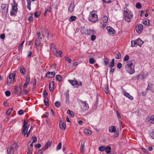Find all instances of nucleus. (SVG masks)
Returning a JSON list of instances; mask_svg holds the SVG:
<instances>
[{
	"label": "nucleus",
	"instance_id": "f257e3e1",
	"mask_svg": "<svg viewBox=\"0 0 154 154\" xmlns=\"http://www.w3.org/2000/svg\"><path fill=\"white\" fill-rule=\"evenodd\" d=\"M134 62L133 60L128 61L125 65L126 70L130 74H132L135 72L134 69V65L133 64Z\"/></svg>",
	"mask_w": 154,
	"mask_h": 154
},
{
	"label": "nucleus",
	"instance_id": "f03ea898",
	"mask_svg": "<svg viewBox=\"0 0 154 154\" xmlns=\"http://www.w3.org/2000/svg\"><path fill=\"white\" fill-rule=\"evenodd\" d=\"M98 20V16L97 14V11L93 10L90 11L88 20L92 22H95Z\"/></svg>",
	"mask_w": 154,
	"mask_h": 154
},
{
	"label": "nucleus",
	"instance_id": "7ed1b4c3",
	"mask_svg": "<svg viewBox=\"0 0 154 154\" xmlns=\"http://www.w3.org/2000/svg\"><path fill=\"white\" fill-rule=\"evenodd\" d=\"M13 2L14 3L12 4V8L10 12V14L11 16L16 15L17 12V4L14 1Z\"/></svg>",
	"mask_w": 154,
	"mask_h": 154
},
{
	"label": "nucleus",
	"instance_id": "20e7f679",
	"mask_svg": "<svg viewBox=\"0 0 154 154\" xmlns=\"http://www.w3.org/2000/svg\"><path fill=\"white\" fill-rule=\"evenodd\" d=\"M79 101L81 103V109L82 110L84 111L88 110L89 108V106L87 101H83L81 100H79Z\"/></svg>",
	"mask_w": 154,
	"mask_h": 154
},
{
	"label": "nucleus",
	"instance_id": "39448f33",
	"mask_svg": "<svg viewBox=\"0 0 154 154\" xmlns=\"http://www.w3.org/2000/svg\"><path fill=\"white\" fill-rule=\"evenodd\" d=\"M68 81L72 85L75 86L74 87L76 88H78L79 85L82 86V85L81 82L80 81L79 83L75 79L73 80H69Z\"/></svg>",
	"mask_w": 154,
	"mask_h": 154
},
{
	"label": "nucleus",
	"instance_id": "423d86ee",
	"mask_svg": "<svg viewBox=\"0 0 154 154\" xmlns=\"http://www.w3.org/2000/svg\"><path fill=\"white\" fill-rule=\"evenodd\" d=\"M133 17V15L132 13L130 12L128 15H124L123 19L126 21L129 22L131 21V19Z\"/></svg>",
	"mask_w": 154,
	"mask_h": 154
},
{
	"label": "nucleus",
	"instance_id": "0eeeda50",
	"mask_svg": "<svg viewBox=\"0 0 154 154\" xmlns=\"http://www.w3.org/2000/svg\"><path fill=\"white\" fill-rule=\"evenodd\" d=\"M8 8V4H2L1 6V9L2 11L3 14H6L7 13Z\"/></svg>",
	"mask_w": 154,
	"mask_h": 154
},
{
	"label": "nucleus",
	"instance_id": "6e6552de",
	"mask_svg": "<svg viewBox=\"0 0 154 154\" xmlns=\"http://www.w3.org/2000/svg\"><path fill=\"white\" fill-rule=\"evenodd\" d=\"M59 127L60 129L64 130L66 128V125L64 123L62 119H60L59 122Z\"/></svg>",
	"mask_w": 154,
	"mask_h": 154
},
{
	"label": "nucleus",
	"instance_id": "1a4fd4ad",
	"mask_svg": "<svg viewBox=\"0 0 154 154\" xmlns=\"http://www.w3.org/2000/svg\"><path fill=\"white\" fill-rule=\"evenodd\" d=\"M106 29L110 35H112L115 34L116 31L113 28L110 26H108L106 27Z\"/></svg>",
	"mask_w": 154,
	"mask_h": 154
},
{
	"label": "nucleus",
	"instance_id": "9d476101",
	"mask_svg": "<svg viewBox=\"0 0 154 154\" xmlns=\"http://www.w3.org/2000/svg\"><path fill=\"white\" fill-rule=\"evenodd\" d=\"M122 88L123 91V94L126 97H128V99L131 100H133V97L131 96L130 94L128 92L125 91V90L122 87Z\"/></svg>",
	"mask_w": 154,
	"mask_h": 154
},
{
	"label": "nucleus",
	"instance_id": "9b49d317",
	"mask_svg": "<svg viewBox=\"0 0 154 154\" xmlns=\"http://www.w3.org/2000/svg\"><path fill=\"white\" fill-rule=\"evenodd\" d=\"M27 127L23 126V130H22V134H24L25 136L26 134H27V137H28L30 133V131L28 132V129H27Z\"/></svg>",
	"mask_w": 154,
	"mask_h": 154
},
{
	"label": "nucleus",
	"instance_id": "f8f14e48",
	"mask_svg": "<svg viewBox=\"0 0 154 154\" xmlns=\"http://www.w3.org/2000/svg\"><path fill=\"white\" fill-rule=\"evenodd\" d=\"M52 144V141H48L45 145V146L42 148L43 151H44L47 149L48 148L50 147Z\"/></svg>",
	"mask_w": 154,
	"mask_h": 154
},
{
	"label": "nucleus",
	"instance_id": "ddd939ff",
	"mask_svg": "<svg viewBox=\"0 0 154 154\" xmlns=\"http://www.w3.org/2000/svg\"><path fill=\"white\" fill-rule=\"evenodd\" d=\"M53 52L54 54L56 55L57 56H59H59L60 57H61V54H62V51H58L56 48H54L52 49Z\"/></svg>",
	"mask_w": 154,
	"mask_h": 154
},
{
	"label": "nucleus",
	"instance_id": "4468645a",
	"mask_svg": "<svg viewBox=\"0 0 154 154\" xmlns=\"http://www.w3.org/2000/svg\"><path fill=\"white\" fill-rule=\"evenodd\" d=\"M55 74V72L54 71L52 72H48L46 75V76L47 77L49 78H52L53 77Z\"/></svg>",
	"mask_w": 154,
	"mask_h": 154
},
{
	"label": "nucleus",
	"instance_id": "2eb2a0df",
	"mask_svg": "<svg viewBox=\"0 0 154 154\" xmlns=\"http://www.w3.org/2000/svg\"><path fill=\"white\" fill-rule=\"evenodd\" d=\"M74 7V1H72L71 3L70 6L69 7L68 11L70 13H72L73 11Z\"/></svg>",
	"mask_w": 154,
	"mask_h": 154
},
{
	"label": "nucleus",
	"instance_id": "dca6fc26",
	"mask_svg": "<svg viewBox=\"0 0 154 154\" xmlns=\"http://www.w3.org/2000/svg\"><path fill=\"white\" fill-rule=\"evenodd\" d=\"M15 93L17 94L18 96H21L22 95V91L21 88H18V86H16L15 88Z\"/></svg>",
	"mask_w": 154,
	"mask_h": 154
},
{
	"label": "nucleus",
	"instance_id": "f3484780",
	"mask_svg": "<svg viewBox=\"0 0 154 154\" xmlns=\"http://www.w3.org/2000/svg\"><path fill=\"white\" fill-rule=\"evenodd\" d=\"M143 26L141 24L138 25L136 27V31L137 32L140 33L143 30Z\"/></svg>",
	"mask_w": 154,
	"mask_h": 154
},
{
	"label": "nucleus",
	"instance_id": "a211bd4d",
	"mask_svg": "<svg viewBox=\"0 0 154 154\" xmlns=\"http://www.w3.org/2000/svg\"><path fill=\"white\" fill-rule=\"evenodd\" d=\"M54 81H51L49 85V88L51 91H53L54 90Z\"/></svg>",
	"mask_w": 154,
	"mask_h": 154
},
{
	"label": "nucleus",
	"instance_id": "6ab92c4d",
	"mask_svg": "<svg viewBox=\"0 0 154 154\" xmlns=\"http://www.w3.org/2000/svg\"><path fill=\"white\" fill-rule=\"evenodd\" d=\"M51 11V6H48L47 8L45 9V12L44 13V15L45 16L47 15L48 12H50Z\"/></svg>",
	"mask_w": 154,
	"mask_h": 154
},
{
	"label": "nucleus",
	"instance_id": "aec40b11",
	"mask_svg": "<svg viewBox=\"0 0 154 154\" xmlns=\"http://www.w3.org/2000/svg\"><path fill=\"white\" fill-rule=\"evenodd\" d=\"M7 152L8 154H14V152L12 147L11 146L8 147L7 150Z\"/></svg>",
	"mask_w": 154,
	"mask_h": 154
},
{
	"label": "nucleus",
	"instance_id": "412c9836",
	"mask_svg": "<svg viewBox=\"0 0 154 154\" xmlns=\"http://www.w3.org/2000/svg\"><path fill=\"white\" fill-rule=\"evenodd\" d=\"M116 131V128L115 126L109 127V131L110 132H115Z\"/></svg>",
	"mask_w": 154,
	"mask_h": 154
},
{
	"label": "nucleus",
	"instance_id": "4be33fe9",
	"mask_svg": "<svg viewBox=\"0 0 154 154\" xmlns=\"http://www.w3.org/2000/svg\"><path fill=\"white\" fill-rule=\"evenodd\" d=\"M87 32L86 34L88 35H93L95 33V31L94 29L92 30L90 29H88L87 30Z\"/></svg>",
	"mask_w": 154,
	"mask_h": 154
},
{
	"label": "nucleus",
	"instance_id": "5701e85b",
	"mask_svg": "<svg viewBox=\"0 0 154 154\" xmlns=\"http://www.w3.org/2000/svg\"><path fill=\"white\" fill-rule=\"evenodd\" d=\"M65 101L66 103H68L69 102V94L68 92H66L65 94Z\"/></svg>",
	"mask_w": 154,
	"mask_h": 154
},
{
	"label": "nucleus",
	"instance_id": "b1692460",
	"mask_svg": "<svg viewBox=\"0 0 154 154\" xmlns=\"http://www.w3.org/2000/svg\"><path fill=\"white\" fill-rule=\"evenodd\" d=\"M137 42V45L140 46L143 43V42L142 41L140 38H138L137 40H136Z\"/></svg>",
	"mask_w": 154,
	"mask_h": 154
},
{
	"label": "nucleus",
	"instance_id": "393cba45",
	"mask_svg": "<svg viewBox=\"0 0 154 154\" xmlns=\"http://www.w3.org/2000/svg\"><path fill=\"white\" fill-rule=\"evenodd\" d=\"M37 141V138L35 136H33L32 137L29 143H30L31 142H32V143H35Z\"/></svg>",
	"mask_w": 154,
	"mask_h": 154
},
{
	"label": "nucleus",
	"instance_id": "a878e982",
	"mask_svg": "<svg viewBox=\"0 0 154 154\" xmlns=\"http://www.w3.org/2000/svg\"><path fill=\"white\" fill-rule=\"evenodd\" d=\"M20 71L21 73L23 75L25 74L26 73L25 69L23 66H20Z\"/></svg>",
	"mask_w": 154,
	"mask_h": 154
},
{
	"label": "nucleus",
	"instance_id": "bb28decb",
	"mask_svg": "<svg viewBox=\"0 0 154 154\" xmlns=\"http://www.w3.org/2000/svg\"><path fill=\"white\" fill-rule=\"evenodd\" d=\"M42 39V38L41 37L40 39L38 38H36L35 39V44L36 46H38L40 45L41 42H40V40Z\"/></svg>",
	"mask_w": 154,
	"mask_h": 154
},
{
	"label": "nucleus",
	"instance_id": "cd10ccee",
	"mask_svg": "<svg viewBox=\"0 0 154 154\" xmlns=\"http://www.w3.org/2000/svg\"><path fill=\"white\" fill-rule=\"evenodd\" d=\"M84 132L85 134L88 135H91L92 133L91 131L90 130L87 129H85Z\"/></svg>",
	"mask_w": 154,
	"mask_h": 154
},
{
	"label": "nucleus",
	"instance_id": "c85d7f7f",
	"mask_svg": "<svg viewBox=\"0 0 154 154\" xmlns=\"http://www.w3.org/2000/svg\"><path fill=\"white\" fill-rule=\"evenodd\" d=\"M27 1V7L29 10H31L30 5H31V0H26Z\"/></svg>",
	"mask_w": 154,
	"mask_h": 154
},
{
	"label": "nucleus",
	"instance_id": "c756f323",
	"mask_svg": "<svg viewBox=\"0 0 154 154\" xmlns=\"http://www.w3.org/2000/svg\"><path fill=\"white\" fill-rule=\"evenodd\" d=\"M44 102L45 105L47 106H49L48 99V98H45Z\"/></svg>",
	"mask_w": 154,
	"mask_h": 154
},
{
	"label": "nucleus",
	"instance_id": "7c9ffc66",
	"mask_svg": "<svg viewBox=\"0 0 154 154\" xmlns=\"http://www.w3.org/2000/svg\"><path fill=\"white\" fill-rule=\"evenodd\" d=\"M84 142H82L81 143V145L80 148V151L82 152H85L84 149Z\"/></svg>",
	"mask_w": 154,
	"mask_h": 154
},
{
	"label": "nucleus",
	"instance_id": "2f4dec72",
	"mask_svg": "<svg viewBox=\"0 0 154 154\" xmlns=\"http://www.w3.org/2000/svg\"><path fill=\"white\" fill-rule=\"evenodd\" d=\"M102 20L103 23H106L108 20V18L106 16H104L102 18Z\"/></svg>",
	"mask_w": 154,
	"mask_h": 154
},
{
	"label": "nucleus",
	"instance_id": "473e14b6",
	"mask_svg": "<svg viewBox=\"0 0 154 154\" xmlns=\"http://www.w3.org/2000/svg\"><path fill=\"white\" fill-rule=\"evenodd\" d=\"M121 54L119 52H118L116 53L115 55V57L117 59H120L121 57Z\"/></svg>",
	"mask_w": 154,
	"mask_h": 154
},
{
	"label": "nucleus",
	"instance_id": "72a5a7b5",
	"mask_svg": "<svg viewBox=\"0 0 154 154\" xmlns=\"http://www.w3.org/2000/svg\"><path fill=\"white\" fill-rule=\"evenodd\" d=\"M76 17L75 16H71L69 19V21H73L75 20L76 19Z\"/></svg>",
	"mask_w": 154,
	"mask_h": 154
},
{
	"label": "nucleus",
	"instance_id": "f704fd0d",
	"mask_svg": "<svg viewBox=\"0 0 154 154\" xmlns=\"http://www.w3.org/2000/svg\"><path fill=\"white\" fill-rule=\"evenodd\" d=\"M149 121L152 124H154V115H152L149 118Z\"/></svg>",
	"mask_w": 154,
	"mask_h": 154
},
{
	"label": "nucleus",
	"instance_id": "c9c22d12",
	"mask_svg": "<svg viewBox=\"0 0 154 154\" xmlns=\"http://www.w3.org/2000/svg\"><path fill=\"white\" fill-rule=\"evenodd\" d=\"M105 151L106 153H109L111 150V149L109 146H107L105 148Z\"/></svg>",
	"mask_w": 154,
	"mask_h": 154
},
{
	"label": "nucleus",
	"instance_id": "e433bc0d",
	"mask_svg": "<svg viewBox=\"0 0 154 154\" xmlns=\"http://www.w3.org/2000/svg\"><path fill=\"white\" fill-rule=\"evenodd\" d=\"M8 78L11 79H12L13 78V80H15V75H14L13 73H11L9 75V77Z\"/></svg>",
	"mask_w": 154,
	"mask_h": 154
},
{
	"label": "nucleus",
	"instance_id": "4c0bfd02",
	"mask_svg": "<svg viewBox=\"0 0 154 154\" xmlns=\"http://www.w3.org/2000/svg\"><path fill=\"white\" fill-rule=\"evenodd\" d=\"M143 23L145 25L149 26V20L148 19H146L144 21Z\"/></svg>",
	"mask_w": 154,
	"mask_h": 154
},
{
	"label": "nucleus",
	"instance_id": "58836bf2",
	"mask_svg": "<svg viewBox=\"0 0 154 154\" xmlns=\"http://www.w3.org/2000/svg\"><path fill=\"white\" fill-rule=\"evenodd\" d=\"M56 79L58 81H60L62 80V77L60 75H56Z\"/></svg>",
	"mask_w": 154,
	"mask_h": 154
},
{
	"label": "nucleus",
	"instance_id": "ea45409f",
	"mask_svg": "<svg viewBox=\"0 0 154 154\" xmlns=\"http://www.w3.org/2000/svg\"><path fill=\"white\" fill-rule=\"evenodd\" d=\"M136 41H131V46L132 47H134L137 45Z\"/></svg>",
	"mask_w": 154,
	"mask_h": 154
},
{
	"label": "nucleus",
	"instance_id": "a19ab883",
	"mask_svg": "<svg viewBox=\"0 0 154 154\" xmlns=\"http://www.w3.org/2000/svg\"><path fill=\"white\" fill-rule=\"evenodd\" d=\"M67 112L68 114H69L71 117H74V115L73 112L70 110H68Z\"/></svg>",
	"mask_w": 154,
	"mask_h": 154
},
{
	"label": "nucleus",
	"instance_id": "79ce46f5",
	"mask_svg": "<svg viewBox=\"0 0 154 154\" xmlns=\"http://www.w3.org/2000/svg\"><path fill=\"white\" fill-rule=\"evenodd\" d=\"M144 78V75H139L137 77L138 80H142Z\"/></svg>",
	"mask_w": 154,
	"mask_h": 154
},
{
	"label": "nucleus",
	"instance_id": "37998d69",
	"mask_svg": "<svg viewBox=\"0 0 154 154\" xmlns=\"http://www.w3.org/2000/svg\"><path fill=\"white\" fill-rule=\"evenodd\" d=\"M104 89L105 92L106 94L109 93L108 87L106 85H105V87H104Z\"/></svg>",
	"mask_w": 154,
	"mask_h": 154
},
{
	"label": "nucleus",
	"instance_id": "c03bdc74",
	"mask_svg": "<svg viewBox=\"0 0 154 154\" xmlns=\"http://www.w3.org/2000/svg\"><path fill=\"white\" fill-rule=\"evenodd\" d=\"M129 59V57L127 55H126L123 58V61H128Z\"/></svg>",
	"mask_w": 154,
	"mask_h": 154
},
{
	"label": "nucleus",
	"instance_id": "a18cd8bd",
	"mask_svg": "<svg viewBox=\"0 0 154 154\" xmlns=\"http://www.w3.org/2000/svg\"><path fill=\"white\" fill-rule=\"evenodd\" d=\"M109 61V59L108 58H105L104 59V64L106 65H108Z\"/></svg>",
	"mask_w": 154,
	"mask_h": 154
},
{
	"label": "nucleus",
	"instance_id": "49530a36",
	"mask_svg": "<svg viewBox=\"0 0 154 154\" xmlns=\"http://www.w3.org/2000/svg\"><path fill=\"white\" fill-rule=\"evenodd\" d=\"M95 60L93 58H90L89 60V62L91 64H93L95 63Z\"/></svg>",
	"mask_w": 154,
	"mask_h": 154
},
{
	"label": "nucleus",
	"instance_id": "de8ad7c7",
	"mask_svg": "<svg viewBox=\"0 0 154 154\" xmlns=\"http://www.w3.org/2000/svg\"><path fill=\"white\" fill-rule=\"evenodd\" d=\"M55 106L57 108H59L60 106V103L58 101H56L54 103Z\"/></svg>",
	"mask_w": 154,
	"mask_h": 154
},
{
	"label": "nucleus",
	"instance_id": "09e8293b",
	"mask_svg": "<svg viewBox=\"0 0 154 154\" xmlns=\"http://www.w3.org/2000/svg\"><path fill=\"white\" fill-rule=\"evenodd\" d=\"M61 146H62V143L60 142L58 144V145L57 146V147H56V150H58L60 149L61 148Z\"/></svg>",
	"mask_w": 154,
	"mask_h": 154
},
{
	"label": "nucleus",
	"instance_id": "8fccbe9b",
	"mask_svg": "<svg viewBox=\"0 0 154 154\" xmlns=\"http://www.w3.org/2000/svg\"><path fill=\"white\" fill-rule=\"evenodd\" d=\"M13 109L12 108H11L9 109L6 112V114L7 115H9L11 112L13 110Z\"/></svg>",
	"mask_w": 154,
	"mask_h": 154
},
{
	"label": "nucleus",
	"instance_id": "3c124183",
	"mask_svg": "<svg viewBox=\"0 0 154 154\" xmlns=\"http://www.w3.org/2000/svg\"><path fill=\"white\" fill-rule=\"evenodd\" d=\"M136 7L138 9H140L141 8V5L140 3L137 2L136 4Z\"/></svg>",
	"mask_w": 154,
	"mask_h": 154
},
{
	"label": "nucleus",
	"instance_id": "603ef678",
	"mask_svg": "<svg viewBox=\"0 0 154 154\" xmlns=\"http://www.w3.org/2000/svg\"><path fill=\"white\" fill-rule=\"evenodd\" d=\"M129 10L127 8H124V15H128V14H129Z\"/></svg>",
	"mask_w": 154,
	"mask_h": 154
},
{
	"label": "nucleus",
	"instance_id": "864d4df0",
	"mask_svg": "<svg viewBox=\"0 0 154 154\" xmlns=\"http://www.w3.org/2000/svg\"><path fill=\"white\" fill-rule=\"evenodd\" d=\"M48 95V93L47 92L46 90H44L43 92V97L44 98H47L46 97Z\"/></svg>",
	"mask_w": 154,
	"mask_h": 154
},
{
	"label": "nucleus",
	"instance_id": "5fc2aeb1",
	"mask_svg": "<svg viewBox=\"0 0 154 154\" xmlns=\"http://www.w3.org/2000/svg\"><path fill=\"white\" fill-rule=\"evenodd\" d=\"M100 23L101 24H102V25L101 26V28L103 29L106 26V23H105L103 22L102 23V21H101Z\"/></svg>",
	"mask_w": 154,
	"mask_h": 154
},
{
	"label": "nucleus",
	"instance_id": "6e6d98bb",
	"mask_svg": "<svg viewBox=\"0 0 154 154\" xmlns=\"http://www.w3.org/2000/svg\"><path fill=\"white\" fill-rule=\"evenodd\" d=\"M12 79H9L8 78H7V84L8 85H10Z\"/></svg>",
	"mask_w": 154,
	"mask_h": 154
},
{
	"label": "nucleus",
	"instance_id": "4d7b16f0",
	"mask_svg": "<svg viewBox=\"0 0 154 154\" xmlns=\"http://www.w3.org/2000/svg\"><path fill=\"white\" fill-rule=\"evenodd\" d=\"M24 122H23V126H26V125L28 124V120H27L26 121L25 120H24Z\"/></svg>",
	"mask_w": 154,
	"mask_h": 154
},
{
	"label": "nucleus",
	"instance_id": "13d9d810",
	"mask_svg": "<svg viewBox=\"0 0 154 154\" xmlns=\"http://www.w3.org/2000/svg\"><path fill=\"white\" fill-rule=\"evenodd\" d=\"M105 149L104 147L103 146H101L99 147V150L100 151H103Z\"/></svg>",
	"mask_w": 154,
	"mask_h": 154
},
{
	"label": "nucleus",
	"instance_id": "bf43d9fd",
	"mask_svg": "<svg viewBox=\"0 0 154 154\" xmlns=\"http://www.w3.org/2000/svg\"><path fill=\"white\" fill-rule=\"evenodd\" d=\"M122 66V65L120 63H118L117 65V67L119 69H120Z\"/></svg>",
	"mask_w": 154,
	"mask_h": 154
},
{
	"label": "nucleus",
	"instance_id": "052dcab7",
	"mask_svg": "<svg viewBox=\"0 0 154 154\" xmlns=\"http://www.w3.org/2000/svg\"><path fill=\"white\" fill-rule=\"evenodd\" d=\"M5 94L7 96H9L11 94V92L9 91H6L5 92Z\"/></svg>",
	"mask_w": 154,
	"mask_h": 154
},
{
	"label": "nucleus",
	"instance_id": "680f3d73",
	"mask_svg": "<svg viewBox=\"0 0 154 154\" xmlns=\"http://www.w3.org/2000/svg\"><path fill=\"white\" fill-rule=\"evenodd\" d=\"M65 60L69 63H70L72 62V60L70 59H69L68 57H65Z\"/></svg>",
	"mask_w": 154,
	"mask_h": 154
},
{
	"label": "nucleus",
	"instance_id": "e2e57ef3",
	"mask_svg": "<svg viewBox=\"0 0 154 154\" xmlns=\"http://www.w3.org/2000/svg\"><path fill=\"white\" fill-rule=\"evenodd\" d=\"M45 35L46 34V37H48L49 36V33L48 31L45 29Z\"/></svg>",
	"mask_w": 154,
	"mask_h": 154
},
{
	"label": "nucleus",
	"instance_id": "0e129e2a",
	"mask_svg": "<svg viewBox=\"0 0 154 154\" xmlns=\"http://www.w3.org/2000/svg\"><path fill=\"white\" fill-rule=\"evenodd\" d=\"M31 15L28 18V20L29 21H32L33 20V18L32 17V14H31Z\"/></svg>",
	"mask_w": 154,
	"mask_h": 154
},
{
	"label": "nucleus",
	"instance_id": "69168bd1",
	"mask_svg": "<svg viewBox=\"0 0 154 154\" xmlns=\"http://www.w3.org/2000/svg\"><path fill=\"white\" fill-rule=\"evenodd\" d=\"M30 82V79L28 77H26V83H29Z\"/></svg>",
	"mask_w": 154,
	"mask_h": 154
},
{
	"label": "nucleus",
	"instance_id": "338daca9",
	"mask_svg": "<svg viewBox=\"0 0 154 154\" xmlns=\"http://www.w3.org/2000/svg\"><path fill=\"white\" fill-rule=\"evenodd\" d=\"M18 114L19 115H21L23 114L24 111L22 109H20L18 111Z\"/></svg>",
	"mask_w": 154,
	"mask_h": 154
},
{
	"label": "nucleus",
	"instance_id": "774afa93",
	"mask_svg": "<svg viewBox=\"0 0 154 154\" xmlns=\"http://www.w3.org/2000/svg\"><path fill=\"white\" fill-rule=\"evenodd\" d=\"M96 38L95 35H92L91 36V39L92 41H94L95 40Z\"/></svg>",
	"mask_w": 154,
	"mask_h": 154
}]
</instances>
